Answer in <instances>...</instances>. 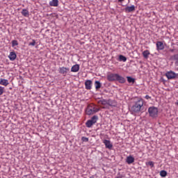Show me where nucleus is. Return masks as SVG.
<instances>
[{"mask_svg": "<svg viewBox=\"0 0 178 178\" xmlns=\"http://www.w3.org/2000/svg\"><path fill=\"white\" fill-rule=\"evenodd\" d=\"M17 57V56L16 55V53H15V51H11L10 53V55L8 56L10 60H15Z\"/></svg>", "mask_w": 178, "mask_h": 178, "instance_id": "13", "label": "nucleus"}, {"mask_svg": "<svg viewBox=\"0 0 178 178\" xmlns=\"http://www.w3.org/2000/svg\"><path fill=\"white\" fill-rule=\"evenodd\" d=\"M99 104L100 105H106V104H108V102L105 99H103V100L99 101Z\"/></svg>", "mask_w": 178, "mask_h": 178, "instance_id": "26", "label": "nucleus"}, {"mask_svg": "<svg viewBox=\"0 0 178 178\" xmlns=\"http://www.w3.org/2000/svg\"><path fill=\"white\" fill-rule=\"evenodd\" d=\"M5 90V88L0 86V95H2V94H3Z\"/></svg>", "mask_w": 178, "mask_h": 178, "instance_id": "29", "label": "nucleus"}, {"mask_svg": "<svg viewBox=\"0 0 178 178\" xmlns=\"http://www.w3.org/2000/svg\"><path fill=\"white\" fill-rule=\"evenodd\" d=\"M81 140H82L83 143H88V138L85 137V136H83V137L81 138Z\"/></svg>", "mask_w": 178, "mask_h": 178, "instance_id": "27", "label": "nucleus"}, {"mask_svg": "<svg viewBox=\"0 0 178 178\" xmlns=\"http://www.w3.org/2000/svg\"><path fill=\"white\" fill-rule=\"evenodd\" d=\"M126 162L128 163V165H131V163L134 162V157H133V156H127Z\"/></svg>", "mask_w": 178, "mask_h": 178, "instance_id": "12", "label": "nucleus"}, {"mask_svg": "<svg viewBox=\"0 0 178 178\" xmlns=\"http://www.w3.org/2000/svg\"><path fill=\"white\" fill-rule=\"evenodd\" d=\"M99 111V108L97 107L94 104H90L86 108V114L87 115H94V113H97Z\"/></svg>", "mask_w": 178, "mask_h": 178, "instance_id": "3", "label": "nucleus"}, {"mask_svg": "<svg viewBox=\"0 0 178 178\" xmlns=\"http://www.w3.org/2000/svg\"><path fill=\"white\" fill-rule=\"evenodd\" d=\"M171 60H175V65L178 66V54H174L173 56H171Z\"/></svg>", "mask_w": 178, "mask_h": 178, "instance_id": "16", "label": "nucleus"}, {"mask_svg": "<svg viewBox=\"0 0 178 178\" xmlns=\"http://www.w3.org/2000/svg\"><path fill=\"white\" fill-rule=\"evenodd\" d=\"M93 122L90 120H88L86 122V127H92L93 126Z\"/></svg>", "mask_w": 178, "mask_h": 178, "instance_id": "19", "label": "nucleus"}, {"mask_svg": "<svg viewBox=\"0 0 178 178\" xmlns=\"http://www.w3.org/2000/svg\"><path fill=\"white\" fill-rule=\"evenodd\" d=\"M170 52H175V49H170Z\"/></svg>", "mask_w": 178, "mask_h": 178, "instance_id": "32", "label": "nucleus"}, {"mask_svg": "<svg viewBox=\"0 0 178 178\" xmlns=\"http://www.w3.org/2000/svg\"><path fill=\"white\" fill-rule=\"evenodd\" d=\"M22 16H24V17H29V10L27 9H23L21 12Z\"/></svg>", "mask_w": 178, "mask_h": 178, "instance_id": "17", "label": "nucleus"}, {"mask_svg": "<svg viewBox=\"0 0 178 178\" xmlns=\"http://www.w3.org/2000/svg\"><path fill=\"white\" fill-rule=\"evenodd\" d=\"M149 50H145L143 52V57L145 58V59H147L148 56H149Z\"/></svg>", "mask_w": 178, "mask_h": 178, "instance_id": "18", "label": "nucleus"}, {"mask_svg": "<svg viewBox=\"0 0 178 178\" xmlns=\"http://www.w3.org/2000/svg\"><path fill=\"white\" fill-rule=\"evenodd\" d=\"M29 45L31 46V47L35 46V40H32V42H29Z\"/></svg>", "mask_w": 178, "mask_h": 178, "instance_id": "28", "label": "nucleus"}, {"mask_svg": "<svg viewBox=\"0 0 178 178\" xmlns=\"http://www.w3.org/2000/svg\"><path fill=\"white\" fill-rule=\"evenodd\" d=\"M157 51H163L165 49V45H163V42L161 41H158L156 44Z\"/></svg>", "mask_w": 178, "mask_h": 178, "instance_id": "7", "label": "nucleus"}, {"mask_svg": "<svg viewBox=\"0 0 178 178\" xmlns=\"http://www.w3.org/2000/svg\"><path fill=\"white\" fill-rule=\"evenodd\" d=\"M106 148H108V149H112L113 145H112V143H111V140H104L103 141Z\"/></svg>", "mask_w": 178, "mask_h": 178, "instance_id": "9", "label": "nucleus"}, {"mask_svg": "<svg viewBox=\"0 0 178 178\" xmlns=\"http://www.w3.org/2000/svg\"><path fill=\"white\" fill-rule=\"evenodd\" d=\"M0 85L6 87L9 85V82L7 79H0Z\"/></svg>", "mask_w": 178, "mask_h": 178, "instance_id": "14", "label": "nucleus"}, {"mask_svg": "<svg viewBox=\"0 0 178 178\" xmlns=\"http://www.w3.org/2000/svg\"><path fill=\"white\" fill-rule=\"evenodd\" d=\"M136 10V6L134 5H132L131 6H127L124 8V12H126V13H130L131 12H134Z\"/></svg>", "mask_w": 178, "mask_h": 178, "instance_id": "8", "label": "nucleus"}, {"mask_svg": "<svg viewBox=\"0 0 178 178\" xmlns=\"http://www.w3.org/2000/svg\"><path fill=\"white\" fill-rule=\"evenodd\" d=\"M148 112L149 113V116L151 118H157L158 117V108L156 107H149L148 109Z\"/></svg>", "mask_w": 178, "mask_h": 178, "instance_id": "4", "label": "nucleus"}, {"mask_svg": "<svg viewBox=\"0 0 178 178\" xmlns=\"http://www.w3.org/2000/svg\"><path fill=\"white\" fill-rule=\"evenodd\" d=\"M17 45H19L17 40H14L12 41V47H17Z\"/></svg>", "mask_w": 178, "mask_h": 178, "instance_id": "25", "label": "nucleus"}, {"mask_svg": "<svg viewBox=\"0 0 178 178\" xmlns=\"http://www.w3.org/2000/svg\"><path fill=\"white\" fill-rule=\"evenodd\" d=\"M165 76L168 80H173L177 77V74L173 71H168L165 73Z\"/></svg>", "mask_w": 178, "mask_h": 178, "instance_id": "5", "label": "nucleus"}, {"mask_svg": "<svg viewBox=\"0 0 178 178\" xmlns=\"http://www.w3.org/2000/svg\"><path fill=\"white\" fill-rule=\"evenodd\" d=\"M161 177H166L168 176V172L165 170H161L160 172Z\"/></svg>", "mask_w": 178, "mask_h": 178, "instance_id": "23", "label": "nucleus"}, {"mask_svg": "<svg viewBox=\"0 0 178 178\" xmlns=\"http://www.w3.org/2000/svg\"><path fill=\"white\" fill-rule=\"evenodd\" d=\"M68 72H70V68L69 67H60L58 68V73H60V74H63V76H66Z\"/></svg>", "mask_w": 178, "mask_h": 178, "instance_id": "6", "label": "nucleus"}, {"mask_svg": "<svg viewBox=\"0 0 178 178\" xmlns=\"http://www.w3.org/2000/svg\"><path fill=\"white\" fill-rule=\"evenodd\" d=\"M92 86V81L91 80H87L85 82V87L86 90H91Z\"/></svg>", "mask_w": 178, "mask_h": 178, "instance_id": "10", "label": "nucleus"}, {"mask_svg": "<svg viewBox=\"0 0 178 178\" xmlns=\"http://www.w3.org/2000/svg\"><path fill=\"white\" fill-rule=\"evenodd\" d=\"M95 86L96 90H99V88H101V82H99V81H96L95 82Z\"/></svg>", "mask_w": 178, "mask_h": 178, "instance_id": "21", "label": "nucleus"}, {"mask_svg": "<svg viewBox=\"0 0 178 178\" xmlns=\"http://www.w3.org/2000/svg\"><path fill=\"white\" fill-rule=\"evenodd\" d=\"M147 165H149V166H151V168H154V163H153V161L147 162Z\"/></svg>", "mask_w": 178, "mask_h": 178, "instance_id": "30", "label": "nucleus"}, {"mask_svg": "<svg viewBox=\"0 0 178 178\" xmlns=\"http://www.w3.org/2000/svg\"><path fill=\"white\" fill-rule=\"evenodd\" d=\"M127 81L128 83H132V84H134V83L136 82V79H134V78H132L131 76H127Z\"/></svg>", "mask_w": 178, "mask_h": 178, "instance_id": "22", "label": "nucleus"}, {"mask_svg": "<svg viewBox=\"0 0 178 178\" xmlns=\"http://www.w3.org/2000/svg\"><path fill=\"white\" fill-rule=\"evenodd\" d=\"M143 106H144V99H139L131 108V112L134 113H139L143 111Z\"/></svg>", "mask_w": 178, "mask_h": 178, "instance_id": "2", "label": "nucleus"}, {"mask_svg": "<svg viewBox=\"0 0 178 178\" xmlns=\"http://www.w3.org/2000/svg\"><path fill=\"white\" fill-rule=\"evenodd\" d=\"M90 120L93 122V124H95L97 121L98 120V117L97 115H94L93 117H92Z\"/></svg>", "mask_w": 178, "mask_h": 178, "instance_id": "24", "label": "nucleus"}, {"mask_svg": "<svg viewBox=\"0 0 178 178\" xmlns=\"http://www.w3.org/2000/svg\"><path fill=\"white\" fill-rule=\"evenodd\" d=\"M107 80L108 81H118L121 84L126 83V79L119 75V74L108 73L107 74Z\"/></svg>", "mask_w": 178, "mask_h": 178, "instance_id": "1", "label": "nucleus"}, {"mask_svg": "<svg viewBox=\"0 0 178 178\" xmlns=\"http://www.w3.org/2000/svg\"><path fill=\"white\" fill-rule=\"evenodd\" d=\"M79 70H80V65L79 64H76L71 67V72L72 73H77Z\"/></svg>", "mask_w": 178, "mask_h": 178, "instance_id": "11", "label": "nucleus"}, {"mask_svg": "<svg viewBox=\"0 0 178 178\" xmlns=\"http://www.w3.org/2000/svg\"><path fill=\"white\" fill-rule=\"evenodd\" d=\"M50 6H54L56 7L59 5V1L58 0H52L49 1Z\"/></svg>", "mask_w": 178, "mask_h": 178, "instance_id": "15", "label": "nucleus"}, {"mask_svg": "<svg viewBox=\"0 0 178 178\" xmlns=\"http://www.w3.org/2000/svg\"><path fill=\"white\" fill-rule=\"evenodd\" d=\"M119 60L120 62H126L127 60V58L123 55H120L119 56Z\"/></svg>", "mask_w": 178, "mask_h": 178, "instance_id": "20", "label": "nucleus"}, {"mask_svg": "<svg viewBox=\"0 0 178 178\" xmlns=\"http://www.w3.org/2000/svg\"><path fill=\"white\" fill-rule=\"evenodd\" d=\"M145 98L146 99H151V97H149V95H147L145 97Z\"/></svg>", "mask_w": 178, "mask_h": 178, "instance_id": "31", "label": "nucleus"}, {"mask_svg": "<svg viewBox=\"0 0 178 178\" xmlns=\"http://www.w3.org/2000/svg\"><path fill=\"white\" fill-rule=\"evenodd\" d=\"M123 1H124V0H118V2H120V3H122V2H123Z\"/></svg>", "mask_w": 178, "mask_h": 178, "instance_id": "33", "label": "nucleus"}]
</instances>
